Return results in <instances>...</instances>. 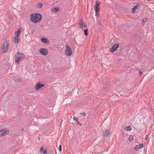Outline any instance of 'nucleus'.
Masks as SVG:
<instances>
[{
    "instance_id": "17",
    "label": "nucleus",
    "mask_w": 154,
    "mask_h": 154,
    "mask_svg": "<svg viewBox=\"0 0 154 154\" xmlns=\"http://www.w3.org/2000/svg\"><path fill=\"white\" fill-rule=\"evenodd\" d=\"M14 43L16 44H17L20 41L19 39L18 38V37L15 36L14 37Z\"/></svg>"
},
{
    "instance_id": "12",
    "label": "nucleus",
    "mask_w": 154,
    "mask_h": 154,
    "mask_svg": "<svg viewBox=\"0 0 154 154\" xmlns=\"http://www.w3.org/2000/svg\"><path fill=\"white\" fill-rule=\"evenodd\" d=\"M40 152L41 153H43V154H47V150L44 149L43 146H42L40 149Z\"/></svg>"
},
{
    "instance_id": "3",
    "label": "nucleus",
    "mask_w": 154,
    "mask_h": 154,
    "mask_svg": "<svg viewBox=\"0 0 154 154\" xmlns=\"http://www.w3.org/2000/svg\"><path fill=\"white\" fill-rule=\"evenodd\" d=\"M65 47L66 48L65 50V54L67 56H70L72 54V50L68 45H66Z\"/></svg>"
},
{
    "instance_id": "11",
    "label": "nucleus",
    "mask_w": 154,
    "mask_h": 154,
    "mask_svg": "<svg viewBox=\"0 0 154 154\" xmlns=\"http://www.w3.org/2000/svg\"><path fill=\"white\" fill-rule=\"evenodd\" d=\"M143 146V143L140 144L139 145H136L134 148V150H137L138 149L142 148Z\"/></svg>"
},
{
    "instance_id": "2",
    "label": "nucleus",
    "mask_w": 154,
    "mask_h": 154,
    "mask_svg": "<svg viewBox=\"0 0 154 154\" xmlns=\"http://www.w3.org/2000/svg\"><path fill=\"white\" fill-rule=\"evenodd\" d=\"M24 54L22 53L17 52L16 53L15 56V61L16 63L19 64L24 57Z\"/></svg>"
},
{
    "instance_id": "20",
    "label": "nucleus",
    "mask_w": 154,
    "mask_h": 154,
    "mask_svg": "<svg viewBox=\"0 0 154 154\" xmlns=\"http://www.w3.org/2000/svg\"><path fill=\"white\" fill-rule=\"evenodd\" d=\"M73 120L74 121H75L77 122V124L80 125H81L79 123L78 121V118L77 117H74L73 118Z\"/></svg>"
},
{
    "instance_id": "15",
    "label": "nucleus",
    "mask_w": 154,
    "mask_h": 154,
    "mask_svg": "<svg viewBox=\"0 0 154 154\" xmlns=\"http://www.w3.org/2000/svg\"><path fill=\"white\" fill-rule=\"evenodd\" d=\"M41 41L44 44H48L49 43L48 41L47 38H41Z\"/></svg>"
},
{
    "instance_id": "14",
    "label": "nucleus",
    "mask_w": 154,
    "mask_h": 154,
    "mask_svg": "<svg viewBox=\"0 0 154 154\" xmlns=\"http://www.w3.org/2000/svg\"><path fill=\"white\" fill-rule=\"evenodd\" d=\"M21 32V29H18L17 30V31H16L15 33V34L16 35L15 36L18 37V36L20 35Z\"/></svg>"
},
{
    "instance_id": "28",
    "label": "nucleus",
    "mask_w": 154,
    "mask_h": 154,
    "mask_svg": "<svg viewBox=\"0 0 154 154\" xmlns=\"http://www.w3.org/2000/svg\"><path fill=\"white\" fill-rule=\"evenodd\" d=\"M16 80L20 82L21 81V79L20 78H19L16 79Z\"/></svg>"
},
{
    "instance_id": "6",
    "label": "nucleus",
    "mask_w": 154,
    "mask_h": 154,
    "mask_svg": "<svg viewBox=\"0 0 154 154\" xmlns=\"http://www.w3.org/2000/svg\"><path fill=\"white\" fill-rule=\"evenodd\" d=\"M119 46V44H115L112 46V48L110 49V51L112 52H114L116 50Z\"/></svg>"
},
{
    "instance_id": "16",
    "label": "nucleus",
    "mask_w": 154,
    "mask_h": 154,
    "mask_svg": "<svg viewBox=\"0 0 154 154\" xmlns=\"http://www.w3.org/2000/svg\"><path fill=\"white\" fill-rule=\"evenodd\" d=\"M79 24L80 25L79 27L80 28L83 29V19H81L80 20Z\"/></svg>"
},
{
    "instance_id": "33",
    "label": "nucleus",
    "mask_w": 154,
    "mask_h": 154,
    "mask_svg": "<svg viewBox=\"0 0 154 154\" xmlns=\"http://www.w3.org/2000/svg\"><path fill=\"white\" fill-rule=\"evenodd\" d=\"M38 139H39V140H40V139H39V137H38Z\"/></svg>"
},
{
    "instance_id": "27",
    "label": "nucleus",
    "mask_w": 154,
    "mask_h": 154,
    "mask_svg": "<svg viewBox=\"0 0 154 154\" xmlns=\"http://www.w3.org/2000/svg\"><path fill=\"white\" fill-rule=\"evenodd\" d=\"M59 150L60 151H61L62 150V146H61V145H60L59 146Z\"/></svg>"
},
{
    "instance_id": "19",
    "label": "nucleus",
    "mask_w": 154,
    "mask_h": 154,
    "mask_svg": "<svg viewBox=\"0 0 154 154\" xmlns=\"http://www.w3.org/2000/svg\"><path fill=\"white\" fill-rule=\"evenodd\" d=\"M59 10V8L58 7H55L52 8V11L54 12H57Z\"/></svg>"
},
{
    "instance_id": "31",
    "label": "nucleus",
    "mask_w": 154,
    "mask_h": 154,
    "mask_svg": "<svg viewBox=\"0 0 154 154\" xmlns=\"http://www.w3.org/2000/svg\"><path fill=\"white\" fill-rule=\"evenodd\" d=\"M83 27H87L86 24H85L84 26Z\"/></svg>"
},
{
    "instance_id": "10",
    "label": "nucleus",
    "mask_w": 154,
    "mask_h": 154,
    "mask_svg": "<svg viewBox=\"0 0 154 154\" xmlns=\"http://www.w3.org/2000/svg\"><path fill=\"white\" fill-rule=\"evenodd\" d=\"M44 86L43 84H41L40 83L36 84L35 86V89L36 90H38L39 89L41 88L42 87H44Z\"/></svg>"
},
{
    "instance_id": "26",
    "label": "nucleus",
    "mask_w": 154,
    "mask_h": 154,
    "mask_svg": "<svg viewBox=\"0 0 154 154\" xmlns=\"http://www.w3.org/2000/svg\"><path fill=\"white\" fill-rule=\"evenodd\" d=\"M80 114L81 115H83L84 116H86V113L84 112H83L82 113H80Z\"/></svg>"
},
{
    "instance_id": "25",
    "label": "nucleus",
    "mask_w": 154,
    "mask_h": 154,
    "mask_svg": "<svg viewBox=\"0 0 154 154\" xmlns=\"http://www.w3.org/2000/svg\"><path fill=\"white\" fill-rule=\"evenodd\" d=\"M150 135V134H148L147 135H146L145 136V140L147 141V140Z\"/></svg>"
},
{
    "instance_id": "24",
    "label": "nucleus",
    "mask_w": 154,
    "mask_h": 154,
    "mask_svg": "<svg viewBox=\"0 0 154 154\" xmlns=\"http://www.w3.org/2000/svg\"><path fill=\"white\" fill-rule=\"evenodd\" d=\"M147 21V19L146 18H144L142 20V24L143 25H144V23H146Z\"/></svg>"
},
{
    "instance_id": "1",
    "label": "nucleus",
    "mask_w": 154,
    "mask_h": 154,
    "mask_svg": "<svg viewBox=\"0 0 154 154\" xmlns=\"http://www.w3.org/2000/svg\"><path fill=\"white\" fill-rule=\"evenodd\" d=\"M30 18L32 22L35 23L40 21L42 16L39 14L33 13L30 15Z\"/></svg>"
},
{
    "instance_id": "23",
    "label": "nucleus",
    "mask_w": 154,
    "mask_h": 154,
    "mask_svg": "<svg viewBox=\"0 0 154 154\" xmlns=\"http://www.w3.org/2000/svg\"><path fill=\"white\" fill-rule=\"evenodd\" d=\"M128 140L130 141H131L133 140V137L132 135L130 136L128 138Z\"/></svg>"
},
{
    "instance_id": "29",
    "label": "nucleus",
    "mask_w": 154,
    "mask_h": 154,
    "mask_svg": "<svg viewBox=\"0 0 154 154\" xmlns=\"http://www.w3.org/2000/svg\"><path fill=\"white\" fill-rule=\"evenodd\" d=\"M95 15L97 17L98 16V11H95Z\"/></svg>"
},
{
    "instance_id": "21",
    "label": "nucleus",
    "mask_w": 154,
    "mask_h": 154,
    "mask_svg": "<svg viewBox=\"0 0 154 154\" xmlns=\"http://www.w3.org/2000/svg\"><path fill=\"white\" fill-rule=\"evenodd\" d=\"M88 30L87 29H86L84 30V33L85 35V36H87L88 35Z\"/></svg>"
},
{
    "instance_id": "9",
    "label": "nucleus",
    "mask_w": 154,
    "mask_h": 154,
    "mask_svg": "<svg viewBox=\"0 0 154 154\" xmlns=\"http://www.w3.org/2000/svg\"><path fill=\"white\" fill-rule=\"evenodd\" d=\"M109 130L108 129H106L104 132H103L102 135L103 137H108L109 134Z\"/></svg>"
},
{
    "instance_id": "32",
    "label": "nucleus",
    "mask_w": 154,
    "mask_h": 154,
    "mask_svg": "<svg viewBox=\"0 0 154 154\" xmlns=\"http://www.w3.org/2000/svg\"><path fill=\"white\" fill-rule=\"evenodd\" d=\"M147 1H151V0H147Z\"/></svg>"
},
{
    "instance_id": "22",
    "label": "nucleus",
    "mask_w": 154,
    "mask_h": 154,
    "mask_svg": "<svg viewBox=\"0 0 154 154\" xmlns=\"http://www.w3.org/2000/svg\"><path fill=\"white\" fill-rule=\"evenodd\" d=\"M43 5V4L42 3L39 2L38 4L37 7L39 8H41L42 7Z\"/></svg>"
},
{
    "instance_id": "13",
    "label": "nucleus",
    "mask_w": 154,
    "mask_h": 154,
    "mask_svg": "<svg viewBox=\"0 0 154 154\" xmlns=\"http://www.w3.org/2000/svg\"><path fill=\"white\" fill-rule=\"evenodd\" d=\"M140 5V4L139 3H137V5L135 6L134 7L132 8V12L133 13H134L135 10L138 8Z\"/></svg>"
},
{
    "instance_id": "5",
    "label": "nucleus",
    "mask_w": 154,
    "mask_h": 154,
    "mask_svg": "<svg viewBox=\"0 0 154 154\" xmlns=\"http://www.w3.org/2000/svg\"><path fill=\"white\" fill-rule=\"evenodd\" d=\"M39 52L43 55L46 56L48 54V51L47 49L44 48H41L40 49Z\"/></svg>"
},
{
    "instance_id": "30",
    "label": "nucleus",
    "mask_w": 154,
    "mask_h": 154,
    "mask_svg": "<svg viewBox=\"0 0 154 154\" xmlns=\"http://www.w3.org/2000/svg\"><path fill=\"white\" fill-rule=\"evenodd\" d=\"M139 72V75H141V74H142V71H140Z\"/></svg>"
},
{
    "instance_id": "7",
    "label": "nucleus",
    "mask_w": 154,
    "mask_h": 154,
    "mask_svg": "<svg viewBox=\"0 0 154 154\" xmlns=\"http://www.w3.org/2000/svg\"><path fill=\"white\" fill-rule=\"evenodd\" d=\"M100 2L98 1H96V3L94 5L95 11H99V4Z\"/></svg>"
},
{
    "instance_id": "8",
    "label": "nucleus",
    "mask_w": 154,
    "mask_h": 154,
    "mask_svg": "<svg viewBox=\"0 0 154 154\" xmlns=\"http://www.w3.org/2000/svg\"><path fill=\"white\" fill-rule=\"evenodd\" d=\"M8 132V131H6L4 129L1 130L0 131V136H4L6 135Z\"/></svg>"
},
{
    "instance_id": "18",
    "label": "nucleus",
    "mask_w": 154,
    "mask_h": 154,
    "mask_svg": "<svg viewBox=\"0 0 154 154\" xmlns=\"http://www.w3.org/2000/svg\"><path fill=\"white\" fill-rule=\"evenodd\" d=\"M132 129V128L131 126H128L126 128H125L124 129L126 131H131Z\"/></svg>"
},
{
    "instance_id": "4",
    "label": "nucleus",
    "mask_w": 154,
    "mask_h": 154,
    "mask_svg": "<svg viewBox=\"0 0 154 154\" xmlns=\"http://www.w3.org/2000/svg\"><path fill=\"white\" fill-rule=\"evenodd\" d=\"M8 46V44L7 41H5L3 42L2 49L3 53H5L7 52Z\"/></svg>"
}]
</instances>
